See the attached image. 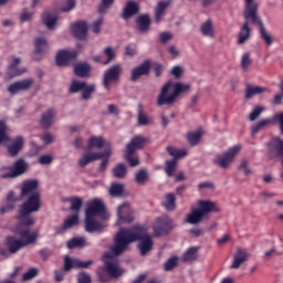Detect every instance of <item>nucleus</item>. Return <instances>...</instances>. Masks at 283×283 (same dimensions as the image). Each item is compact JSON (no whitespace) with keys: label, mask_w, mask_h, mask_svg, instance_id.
<instances>
[{"label":"nucleus","mask_w":283,"mask_h":283,"mask_svg":"<svg viewBox=\"0 0 283 283\" xmlns=\"http://www.w3.org/2000/svg\"><path fill=\"white\" fill-rule=\"evenodd\" d=\"M136 241H139L138 249L142 255H146L153 249V237L140 226L130 229L122 228L117 232L112 248L113 253L103 255L104 266L97 270V277L101 283H106L111 279H118L125 274V270L118 265L117 255H120L128 249L129 244Z\"/></svg>","instance_id":"obj_1"},{"label":"nucleus","mask_w":283,"mask_h":283,"mask_svg":"<svg viewBox=\"0 0 283 283\" xmlns=\"http://www.w3.org/2000/svg\"><path fill=\"white\" fill-rule=\"evenodd\" d=\"M39 180L29 179L22 184V189L20 190V198L27 200L20 206V211L18 213V226L14 230L20 239L15 237H8L7 245L11 253H17L20 249H23L30 244H34L38 241L39 232H30V227L35 224V218L30 216L38 212L41 209V195L38 191Z\"/></svg>","instance_id":"obj_2"},{"label":"nucleus","mask_w":283,"mask_h":283,"mask_svg":"<svg viewBox=\"0 0 283 283\" xmlns=\"http://www.w3.org/2000/svg\"><path fill=\"white\" fill-rule=\"evenodd\" d=\"M96 218H101L102 220L109 218L104 201L101 198L91 199L86 205V218L84 219L86 232L93 233L104 229L105 226L96 221Z\"/></svg>","instance_id":"obj_3"},{"label":"nucleus","mask_w":283,"mask_h":283,"mask_svg":"<svg viewBox=\"0 0 283 283\" xmlns=\"http://www.w3.org/2000/svg\"><path fill=\"white\" fill-rule=\"evenodd\" d=\"M255 0H245V10H244V19L251 20L253 24L259 27V36L263 43L266 44L268 48L272 45L275 41V38L271 34V32L264 27L260 17H258V3Z\"/></svg>","instance_id":"obj_4"},{"label":"nucleus","mask_w":283,"mask_h":283,"mask_svg":"<svg viewBox=\"0 0 283 283\" xmlns=\"http://www.w3.org/2000/svg\"><path fill=\"white\" fill-rule=\"evenodd\" d=\"M189 91V84L168 82L161 88V92L158 97V105L161 106L165 104H172L180 94L187 93Z\"/></svg>","instance_id":"obj_5"},{"label":"nucleus","mask_w":283,"mask_h":283,"mask_svg":"<svg viewBox=\"0 0 283 283\" xmlns=\"http://www.w3.org/2000/svg\"><path fill=\"white\" fill-rule=\"evenodd\" d=\"M220 208L217 202L211 200H200L199 208H193L191 213L187 216L186 222L191 226H197L201 222L209 212H219Z\"/></svg>","instance_id":"obj_6"},{"label":"nucleus","mask_w":283,"mask_h":283,"mask_svg":"<svg viewBox=\"0 0 283 283\" xmlns=\"http://www.w3.org/2000/svg\"><path fill=\"white\" fill-rule=\"evenodd\" d=\"M175 227L176 224L170 217L163 216L156 219L155 226H153V231L156 237H160L168 234Z\"/></svg>","instance_id":"obj_7"},{"label":"nucleus","mask_w":283,"mask_h":283,"mask_svg":"<svg viewBox=\"0 0 283 283\" xmlns=\"http://www.w3.org/2000/svg\"><path fill=\"white\" fill-rule=\"evenodd\" d=\"M241 150L240 145H235L228 149L227 153H223L222 155H217L214 158V164L221 166L222 168L230 167L231 164L234 163L235 157Z\"/></svg>","instance_id":"obj_8"},{"label":"nucleus","mask_w":283,"mask_h":283,"mask_svg":"<svg viewBox=\"0 0 283 283\" xmlns=\"http://www.w3.org/2000/svg\"><path fill=\"white\" fill-rule=\"evenodd\" d=\"M120 74H123V66L120 64H116L112 66L109 70L104 72L103 75V86L106 91H111V84L116 83L120 78Z\"/></svg>","instance_id":"obj_9"},{"label":"nucleus","mask_w":283,"mask_h":283,"mask_svg":"<svg viewBox=\"0 0 283 283\" xmlns=\"http://www.w3.org/2000/svg\"><path fill=\"white\" fill-rule=\"evenodd\" d=\"M112 156V149L108 148L104 153H92L90 149H86V153H83V155L78 158V166L85 167L98 159L102 158H108Z\"/></svg>","instance_id":"obj_10"},{"label":"nucleus","mask_w":283,"mask_h":283,"mask_svg":"<svg viewBox=\"0 0 283 283\" xmlns=\"http://www.w3.org/2000/svg\"><path fill=\"white\" fill-rule=\"evenodd\" d=\"M28 163L20 158L13 163L12 166L9 167V172L2 175L3 179H15L22 175H24L28 170Z\"/></svg>","instance_id":"obj_11"},{"label":"nucleus","mask_w":283,"mask_h":283,"mask_svg":"<svg viewBox=\"0 0 283 283\" xmlns=\"http://www.w3.org/2000/svg\"><path fill=\"white\" fill-rule=\"evenodd\" d=\"M133 210L128 203H123L117 209V226H124L134 221Z\"/></svg>","instance_id":"obj_12"},{"label":"nucleus","mask_w":283,"mask_h":283,"mask_svg":"<svg viewBox=\"0 0 283 283\" xmlns=\"http://www.w3.org/2000/svg\"><path fill=\"white\" fill-rule=\"evenodd\" d=\"M32 85H34V78H32V77L25 78V80L18 81V82L12 83L11 85H9L8 92L11 95H17L20 92H25L28 90H31Z\"/></svg>","instance_id":"obj_13"},{"label":"nucleus","mask_w":283,"mask_h":283,"mask_svg":"<svg viewBox=\"0 0 283 283\" xmlns=\"http://www.w3.org/2000/svg\"><path fill=\"white\" fill-rule=\"evenodd\" d=\"M77 55L75 50H61L56 54V65L66 66L71 61L76 60Z\"/></svg>","instance_id":"obj_14"},{"label":"nucleus","mask_w":283,"mask_h":283,"mask_svg":"<svg viewBox=\"0 0 283 283\" xmlns=\"http://www.w3.org/2000/svg\"><path fill=\"white\" fill-rule=\"evenodd\" d=\"M91 265V260L82 261L81 259H72L70 256L64 258V271H71V269H88Z\"/></svg>","instance_id":"obj_15"},{"label":"nucleus","mask_w":283,"mask_h":283,"mask_svg":"<svg viewBox=\"0 0 283 283\" xmlns=\"http://www.w3.org/2000/svg\"><path fill=\"white\" fill-rule=\"evenodd\" d=\"M151 63L150 61H145L139 66L133 69L130 71V81H138L140 77L146 76L149 74Z\"/></svg>","instance_id":"obj_16"},{"label":"nucleus","mask_w":283,"mask_h":283,"mask_svg":"<svg viewBox=\"0 0 283 283\" xmlns=\"http://www.w3.org/2000/svg\"><path fill=\"white\" fill-rule=\"evenodd\" d=\"M57 21H59V14L56 12L45 11L44 13H42V23H44L49 30L56 29Z\"/></svg>","instance_id":"obj_17"},{"label":"nucleus","mask_w":283,"mask_h":283,"mask_svg":"<svg viewBox=\"0 0 283 283\" xmlns=\"http://www.w3.org/2000/svg\"><path fill=\"white\" fill-rule=\"evenodd\" d=\"M148 143V139L144 136L137 135L130 143L126 145V151L135 153L136 150L143 149V147Z\"/></svg>","instance_id":"obj_18"},{"label":"nucleus","mask_w":283,"mask_h":283,"mask_svg":"<svg viewBox=\"0 0 283 283\" xmlns=\"http://www.w3.org/2000/svg\"><path fill=\"white\" fill-rule=\"evenodd\" d=\"M72 33L76 39H80V41H84L87 39V23L84 21L75 22L72 25Z\"/></svg>","instance_id":"obj_19"},{"label":"nucleus","mask_w":283,"mask_h":283,"mask_svg":"<svg viewBox=\"0 0 283 283\" xmlns=\"http://www.w3.org/2000/svg\"><path fill=\"white\" fill-rule=\"evenodd\" d=\"M249 254L245 249L239 248L233 255L232 264L230 269H240L243 263L248 260Z\"/></svg>","instance_id":"obj_20"},{"label":"nucleus","mask_w":283,"mask_h":283,"mask_svg":"<svg viewBox=\"0 0 283 283\" xmlns=\"http://www.w3.org/2000/svg\"><path fill=\"white\" fill-rule=\"evenodd\" d=\"M200 31L202 33V35L205 38H208V39H216V35H217V31L214 29V24H213V21L208 19L206 20L201 27H200Z\"/></svg>","instance_id":"obj_21"},{"label":"nucleus","mask_w":283,"mask_h":283,"mask_svg":"<svg viewBox=\"0 0 283 283\" xmlns=\"http://www.w3.org/2000/svg\"><path fill=\"white\" fill-rule=\"evenodd\" d=\"M103 147H106L105 148V151L111 148L112 150V147L109 144H107L105 142V139L102 137V136H92L90 139H88V147L86 148L87 150L91 151V149L93 148H97V149H101Z\"/></svg>","instance_id":"obj_22"},{"label":"nucleus","mask_w":283,"mask_h":283,"mask_svg":"<svg viewBox=\"0 0 283 283\" xmlns=\"http://www.w3.org/2000/svg\"><path fill=\"white\" fill-rule=\"evenodd\" d=\"M56 122V111L50 108L46 113H42V118L40 119V125L44 128H49Z\"/></svg>","instance_id":"obj_23"},{"label":"nucleus","mask_w":283,"mask_h":283,"mask_svg":"<svg viewBox=\"0 0 283 283\" xmlns=\"http://www.w3.org/2000/svg\"><path fill=\"white\" fill-rule=\"evenodd\" d=\"M263 93H271V91L263 86H251L248 85L245 90V99L250 101L253 97L261 95Z\"/></svg>","instance_id":"obj_24"},{"label":"nucleus","mask_w":283,"mask_h":283,"mask_svg":"<svg viewBox=\"0 0 283 283\" xmlns=\"http://www.w3.org/2000/svg\"><path fill=\"white\" fill-rule=\"evenodd\" d=\"M20 63H21L20 57L12 59L11 64L9 66V71H8V74L10 77L20 76L27 72V70L24 67H22V69L18 67Z\"/></svg>","instance_id":"obj_25"},{"label":"nucleus","mask_w":283,"mask_h":283,"mask_svg":"<svg viewBox=\"0 0 283 283\" xmlns=\"http://www.w3.org/2000/svg\"><path fill=\"white\" fill-rule=\"evenodd\" d=\"M139 11V6L134 1H127L123 9V19L127 20L136 15Z\"/></svg>","instance_id":"obj_26"},{"label":"nucleus","mask_w":283,"mask_h":283,"mask_svg":"<svg viewBox=\"0 0 283 283\" xmlns=\"http://www.w3.org/2000/svg\"><path fill=\"white\" fill-rule=\"evenodd\" d=\"M49 51V43L43 38H36L34 40V54L35 55H44Z\"/></svg>","instance_id":"obj_27"},{"label":"nucleus","mask_w":283,"mask_h":283,"mask_svg":"<svg viewBox=\"0 0 283 283\" xmlns=\"http://www.w3.org/2000/svg\"><path fill=\"white\" fill-rule=\"evenodd\" d=\"M23 145H24L23 137L22 136H17L14 138L12 145H10L8 147L9 155L12 156V157H15L21 151V149L23 148Z\"/></svg>","instance_id":"obj_28"},{"label":"nucleus","mask_w":283,"mask_h":283,"mask_svg":"<svg viewBox=\"0 0 283 283\" xmlns=\"http://www.w3.org/2000/svg\"><path fill=\"white\" fill-rule=\"evenodd\" d=\"M87 245H88V243L84 237H74L73 239H70L67 241L69 249H76V248L82 249Z\"/></svg>","instance_id":"obj_29"},{"label":"nucleus","mask_w":283,"mask_h":283,"mask_svg":"<svg viewBox=\"0 0 283 283\" xmlns=\"http://www.w3.org/2000/svg\"><path fill=\"white\" fill-rule=\"evenodd\" d=\"M67 202L71 203L70 210L74 211L75 214H80L81 209L83 207V198L82 197H71L66 199Z\"/></svg>","instance_id":"obj_30"},{"label":"nucleus","mask_w":283,"mask_h":283,"mask_svg":"<svg viewBox=\"0 0 283 283\" xmlns=\"http://www.w3.org/2000/svg\"><path fill=\"white\" fill-rule=\"evenodd\" d=\"M91 72V66L87 63H78L74 66V73L78 77H87Z\"/></svg>","instance_id":"obj_31"},{"label":"nucleus","mask_w":283,"mask_h":283,"mask_svg":"<svg viewBox=\"0 0 283 283\" xmlns=\"http://www.w3.org/2000/svg\"><path fill=\"white\" fill-rule=\"evenodd\" d=\"M78 222H80L78 214L67 217L66 220H64V224L61 226V231H66L69 229H72V227H76Z\"/></svg>","instance_id":"obj_32"},{"label":"nucleus","mask_w":283,"mask_h":283,"mask_svg":"<svg viewBox=\"0 0 283 283\" xmlns=\"http://www.w3.org/2000/svg\"><path fill=\"white\" fill-rule=\"evenodd\" d=\"M163 207L168 211H174L176 209V195L168 193L163 201Z\"/></svg>","instance_id":"obj_33"},{"label":"nucleus","mask_w":283,"mask_h":283,"mask_svg":"<svg viewBox=\"0 0 283 283\" xmlns=\"http://www.w3.org/2000/svg\"><path fill=\"white\" fill-rule=\"evenodd\" d=\"M248 39H250V29L248 22H245L243 27H241V31H239L238 43L243 44Z\"/></svg>","instance_id":"obj_34"},{"label":"nucleus","mask_w":283,"mask_h":283,"mask_svg":"<svg viewBox=\"0 0 283 283\" xmlns=\"http://www.w3.org/2000/svg\"><path fill=\"white\" fill-rule=\"evenodd\" d=\"M137 23H138V29L142 32H146L148 31L149 27H150V18L148 14H144L138 17L137 19Z\"/></svg>","instance_id":"obj_35"},{"label":"nucleus","mask_w":283,"mask_h":283,"mask_svg":"<svg viewBox=\"0 0 283 283\" xmlns=\"http://www.w3.org/2000/svg\"><path fill=\"white\" fill-rule=\"evenodd\" d=\"M169 7L168 1H160L156 8V22L159 23L161 18L165 17V11Z\"/></svg>","instance_id":"obj_36"},{"label":"nucleus","mask_w":283,"mask_h":283,"mask_svg":"<svg viewBox=\"0 0 283 283\" xmlns=\"http://www.w3.org/2000/svg\"><path fill=\"white\" fill-rule=\"evenodd\" d=\"M168 154L174 158L175 161H177L180 158H184L187 156V151L185 149H177L175 147H167Z\"/></svg>","instance_id":"obj_37"},{"label":"nucleus","mask_w":283,"mask_h":283,"mask_svg":"<svg viewBox=\"0 0 283 283\" xmlns=\"http://www.w3.org/2000/svg\"><path fill=\"white\" fill-rule=\"evenodd\" d=\"M149 180V175L147 169H140L136 175H135V181L137 185H146Z\"/></svg>","instance_id":"obj_38"},{"label":"nucleus","mask_w":283,"mask_h":283,"mask_svg":"<svg viewBox=\"0 0 283 283\" xmlns=\"http://www.w3.org/2000/svg\"><path fill=\"white\" fill-rule=\"evenodd\" d=\"M197 252H198L197 247H192V248L188 249L182 256L184 262H192V261L197 260V258H198Z\"/></svg>","instance_id":"obj_39"},{"label":"nucleus","mask_w":283,"mask_h":283,"mask_svg":"<svg viewBox=\"0 0 283 283\" xmlns=\"http://www.w3.org/2000/svg\"><path fill=\"white\" fill-rule=\"evenodd\" d=\"M201 136H202L201 130L188 133L187 138H188L189 145H191V146L198 145L200 143Z\"/></svg>","instance_id":"obj_40"},{"label":"nucleus","mask_w":283,"mask_h":283,"mask_svg":"<svg viewBox=\"0 0 283 283\" xmlns=\"http://www.w3.org/2000/svg\"><path fill=\"white\" fill-rule=\"evenodd\" d=\"M125 186L123 184H114L111 189H108V193L112 197H120L124 193Z\"/></svg>","instance_id":"obj_41"},{"label":"nucleus","mask_w":283,"mask_h":283,"mask_svg":"<svg viewBox=\"0 0 283 283\" xmlns=\"http://www.w3.org/2000/svg\"><path fill=\"white\" fill-rule=\"evenodd\" d=\"M114 177L124 179L127 174V168L124 164H118L113 170Z\"/></svg>","instance_id":"obj_42"},{"label":"nucleus","mask_w":283,"mask_h":283,"mask_svg":"<svg viewBox=\"0 0 283 283\" xmlns=\"http://www.w3.org/2000/svg\"><path fill=\"white\" fill-rule=\"evenodd\" d=\"M95 92V85H88L86 83V85H84L83 90H82V99L83 101H88L91 98V95Z\"/></svg>","instance_id":"obj_43"},{"label":"nucleus","mask_w":283,"mask_h":283,"mask_svg":"<svg viewBox=\"0 0 283 283\" xmlns=\"http://www.w3.org/2000/svg\"><path fill=\"white\" fill-rule=\"evenodd\" d=\"M252 63H253V60H251L250 54L248 52H245L241 56V70H243V72H248V70Z\"/></svg>","instance_id":"obj_44"},{"label":"nucleus","mask_w":283,"mask_h":283,"mask_svg":"<svg viewBox=\"0 0 283 283\" xmlns=\"http://www.w3.org/2000/svg\"><path fill=\"white\" fill-rule=\"evenodd\" d=\"M76 8V0H64L60 7L61 12H70Z\"/></svg>","instance_id":"obj_45"},{"label":"nucleus","mask_w":283,"mask_h":283,"mask_svg":"<svg viewBox=\"0 0 283 283\" xmlns=\"http://www.w3.org/2000/svg\"><path fill=\"white\" fill-rule=\"evenodd\" d=\"M274 142H275L274 150L276 153V156L282 158V167H283V139L280 137H276Z\"/></svg>","instance_id":"obj_46"},{"label":"nucleus","mask_w":283,"mask_h":283,"mask_svg":"<svg viewBox=\"0 0 283 283\" xmlns=\"http://www.w3.org/2000/svg\"><path fill=\"white\" fill-rule=\"evenodd\" d=\"M86 84H87L86 82L73 81L71 84L70 91L71 93L83 92Z\"/></svg>","instance_id":"obj_47"},{"label":"nucleus","mask_w":283,"mask_h":283,"mask_svg":"<svg viewBox=\"0 0 283 283\" xmlns=\"http://www.w3.org/2000/svg\"><path fill=\"white\" fill-rule=\"evenodd\" d=\"M176 165H177V161L176 159H171V160H168L166 161V174L168 177H172L174 176V172H175V169H176Z\"/></svg>","instance_id":"obj_48"},{"label":"nucleus","mask_w":283,"mask_h":283,"mask_svg":"<svg viewBox=\"0 0 283 283\" xmlns=\"http://www.w3.org/2000/svg\"><path fill=\"white\" fill-rule=\"evenodd\" d=\"M264 109L265 108L262 106L254 107V109L249 115V120L255 122L260 117V115L264 112Z\"/></svg>","instance_id":"obj_49"},{"label":"nucleus","mask_w":283,"mask_h":283,"mask_svg":"<svg viewBox=\"0 0 283 283\" xmlns=\"http://www.w3.org/2000/svg\"><path fill=\"white\" fill-rule=\"evenodd\" d=\"M177 263L178 259L176 256L168 259L164 264L165 271H172L177 266Z\"/></svg>","instance_id":"obj_50"},{"label":"nucleus","mask_w":283,"mask_h":283,"mask_svg":"<svg viewBox=\"0 0 283 283\" xmlns=\"http://www.w3.org/2000/svg\"><path fill=\"white\" fill-rule=\"evenodd\" d=\"M39 270L36 268H31L27 273L23 275V282L31 281L35 276H38Z\"/></svg>","instance_id":"obj_51"},{"label":"nucleus","mask_w":283,"mask_h":283,"mask_svg":"<svg viewBox=\"0 0 283 283\" xmlns=\"http://www.w3.org/2000/svg\"><path fill=\"white\" fill-rule=\"evenodd\" d=\"M115 0H102V3L98 7L99 13H106L108 9L113 6Z\"/></svg>","instance_id":"obj_52"},{"label":"nucleus","mask_w":283,"mask_h":283,"mask_svg":"<svg viewBox=\"0 0 283 283\" xmlns=\"http://www.w3.org/2000/svg\"><path fill=\"white\" fill-rule=\"evenodd\" d=\"M133 155L134 153L125 151V159L128 163V165H130V167L139 165L138 158H134Z\"/></svg>","instance_id":"obj_53"},{"label":"nucleus","mask_w":283,"mask_h":283,"mask_svg":"<svg viewBox=\"0 0 283 283\" xmlns=\"http://www.w3.org/2000/svg\"><path fill=\"white\" fill-rule=\"evenodd\" d=\"M7 125L3 120L0 122V145L3 143V142H7L8 140V136H7Z\"/></svg>","instance_id":"obj_54"},{"label":"nucleus","mask_w":283,"mask_h":283,"mask_svg":"<svg viewBox=\"0 0 283 283\" xmlns=\"http://www.w3.org/2000/svg\"><path fill=\"white\" fill-rule=\"evenodd\" d=\"M238 169L241 170L247 177L251 174V169L249 168V161L247 159L241 160V165H239Z\"/></svg>","instance_id":"obj_55"},{"label":"nucleus","mask_w":283,"mask_h":283,"mask_svg":"<svg viewBox=\"0 0 283 283\" xmlns=\"http://www.w3.org/2000/svg\"><path fill=\"white\" fill-rule=\"evenodd\" d=\"M138 124L143 126L149 125V118L146 114L143 113V108H140L138 112Z\"/></svg>","instance_id":"obj_56"},{"label":"nucleus","mask_w":283,"mask_h":283,"mask_svg":"<svg viewBox=\"0 0 283 283\" xmlns=\"http://www.w3.org/2000/svg\"><path fill=\"white\" fill-rule=\"evenodd\" d=\"M103 23H104V19L103 18L97 19L93 23V27H92L93 33H95V34L101 33Z\"/></svg>","instance_id":"obj_57"},{"label":"nucleus","mask_w":283,"mask_h":283,"mask_svg":"<svg viewBox=\"0 0 283 283\" xmlns=\"http://www.w3.org/2000/svg\"><path fill=\"white\" fill-rule=\"evenodd\" d=\"M104 55H105L106 57H108V60H106V61L104 62V65H107L111 61L114 60V57H115V52H114V50H113L112 48H107V49H104Z\"/></svg>","instance_id":"obj_58"},{"label":"nucleus","mask_w":283,"mask_h":283,"mask_svg":"<svg viewBox=\"0 0 283 283\" xmlns=\"http://www.w3.org/2000/svg\"><path fill=\"white\" fill-rule=\"evenodd\" d=\"M54 158L51 155H42L39 157L38 163L40 165H51Z\"/></svg>","instance_id":"obj_59"},{"label":"nucleus","mask_w":283,"mask_h":283,"mask_svg":"<svg viewBox=\"0 0 283 283\" xmlns=\"http://www.w3.org/2000/svg\"><path fill=\"white\" fill-rule=\"evenodd\" d=\"M77 282L78 283H91L92 279H91L90 274L82 272L77 275Z\"/></svg>","instance_id":"obj_60"},{"label":"nucleus","mask_w":283,"mask_h":283,"mask_svg":"<svg viewBox=\"0 0 283 283\" xmlns=\"http://www.w3.org/2000/svg\"><path fill=\"white\" fill-rule=\"evenodd\" d=\"M274 123H279L281 135H283V113H276L273 117Z\"/></svg>","instance_id":"obj_61"},{"label":"nucleus","mask_w":283,"mask_h":283,"mask_svg":"<svg viewBox=\"0 0 283 283\" xmlns=\"http://www.w3.org/2000/svg\"><path fill=\"white\" fill-rule=\"evenodd\" d=\"M170 74L175 78H180L181 75L184 74V70L180 66H175V67L171 69Z\"/></svg>","instance_id":"obj_62"},{"label":"nucleus","mask_w":283,"mask_h":283,"mask_svg":"<svg viewBox=\"0 0 283 283\" xmlns=\"http://www.w3.org/2000/svg\"><path fill=\"white\" fill-rule=\"evenodd\" d=\"M171 39H174L172 33L170 32H161L160 33V42L161 43H167L168 41H171Z\"/></svg>","instance_id":"obj_63"},{"label":"nucleus","mask_w":283,"mask_h":283,"mask_svg":"<svg viewBox=\"0 0 283 283\" xmlns=\"http://www.w3.org/2000/svg\"><path fill=\"white\" fill-rule=\"evenodd\" d=\"M33 18H34V12L23 11L22 14L20 15V20H22V22L30 21Z\"/></svg>","instance_id":"obj_64"}]
</instances>
